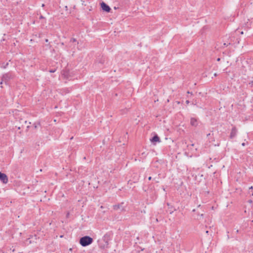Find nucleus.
<instances>
[{
    "label": "nucleus",
    "mask_w": 253,
    "mask_h": 253,
    "mask_svg": "<svg viewBox=\"0 0 253 253\" xmlns=\"http://www.w3.org/2000/svg\"><path fill=\"white\" fill-rule=\"evenodd\" d=\"M124 203H121L120 204L113 205V208L114 210L118 211L119 210L121 211H125V207L123 206Z\"/></svg>",
    "instance_id": "obj_3"
},
{
    "label": "nucleus",
    "mask_w": 253,
    "mask_h": 253,
    "mask_svg": "<svg viewBox=\"0 0 253 253\" xmlns=\"http://www.w3.org/2000/svg\"><path fill=\"white\" fill-rule=\"evenodd\" d=\"M44 4H42V7H44Z\"/></svg>",
    "instance_id": "obj_27"
},
{
    "label": "nucleus",
    "mask_w": 253,
    "mask_h": 253,
    "mask_svg": "<svg viewBox=\"0 0 253 253\" xmlns=\"http://www.w3.org/2000/svg\"><path fill=\"white\" fill-rule=\"evenodd\" d=\"M81 1H83V0H81Z\"/></svg>",
    "instance_id": "obj_36"
},
{
    "label": "nucleus",
    "mask_w": 253,
    "mask_h": 253,
    "mask_svg": "<svg viewBox=\"0 0 253 253\" xmlns=\"http://www.w3.org/2000/svg\"><path fill=\"white\" fill-rule=\"evenodd\" d=\"M248 85L250 87H252L253 86V81H252L248 83Z\"/></svg>",
    "instance_id": "obj_15"
},
{
    "label": "nucleus",
    "mask_w": 253,
    "mask_h": 253,
    "mask_svg": "<svg viewBox=\"0 0 253 253\" xmlns=\"http://www.w3.org/2000/svg\"><path fill=\"white\" fill-rule=\"evenodd\" d=\"M12 78L11 75L9 73H7L4 74L2 78V81L0 82V84H2V82H4L6 84L9 80Z\"/></svg>",
    "instance_id": "obj_5"
},
{
    "label": "nucleus",
    "mask_w": 253,
    "mask_h": 253,
    "mask_svg": "<svg viewBox=\"0 0 253 253\" xmlns=\"http://www.w3.org/2000/svg\"><path fill=\"white\" fill-rule=\"evenodd\" d=\"M0 180L4 184H6L8 182V177L4 173L0 172Z\"/></svg>",
    "instance_id": "obj_7"
},
{
    "label": "nucleus",
    "mask_w": 253,
    "mask_h": 253,
    "mask_svg": "<svg viewBox=\"0 0 253 253\" xmlns=\"http://www.w3.org/2000/svg\"><path fill=\"white\" fill-rule=\"evenodd\" d=\"M8 63H6V64H5L4 63H3L2 64H1V67L2 68H6V67L8 66Z\"/></svg>",
    "instance_id": "obj_14"
},
{
    "label": "nucleus",
    "mask_w": 253,
    "mask_h": 253,
    "mask_svg": "<svg viewBox=\"0 0 253 253\" xmlns=\"http://www.w3.org/2000/svg\"><path fill=\"white\" fill-rule=\"evenodd\" d=\"M152 177H151V176H149V177H148V180H152Z\"/></svg>",
    "instance_id": "obj_22"
},
{
    "label": "nucleus",
    "mask_w": 253,
    "mask_h": 253,
    "mask_svg": "<svg viewBox=\"0 0 253 253\" xmlns=\"http://www.w3.org/2000/svg\"><path fill=\"white\" fill-rule=\"evenodd\" d=\"M100 4H101V7L104 11H105L107 12H110L111 9L110 7V6L108 5H107L106 3L102 1Z\"/></svg>",
    "instance_id": "obj_6"
},
{
    "label": "nucleus",
    "mask_w": 253,
    "mask_h": 253,
    "mask_svg": "<svg viewBox=\"0 0 253 253\" xmlns=\"http://www.w3.org/2000/svg\"><path fill=\"white\" fill-rule=\"evenodd\" d=\"M81 1H83V0H81Z\"/></svg>",
    "instance_id": "obj_37"
},
{
    "label": "nucleus",
    "mask_w": 253,
    "mask_h": 253,
    "mask_svg": "<svg viewBox=\"0 0 253 253\" xmlns=\"http://www.w3.org/2000/svg\"><path fill=\"white\" fill-rule=\"evenodd\" d=\"M66 90V92H69V90H68V89H65Z\"/></svg>",
    "instance_id": "obj_24"
},
{
    "label": "nucleus",
    "mask_w": 253,
    "mask_h": 253,
    "mask_svg": "<svg viewBox=\"0 0 253 253\" xmlns=\"http://www.w3.org/2000/svg\"><path fill=\"white\" fill-rule=\"evenodd\" d=\"M104 62V60L99 61V63H101V64H103Z\"/></svg>",
    "instance_id": "obj_20"
},
{
    "label": "nucleus",
    "mask_w": 253,
    "mask_h": 253,
    "mask_svg": "<svg viewBox=\"0 0 253 253\" xmlns=\"http://www.w3.org/2000/svg\"><path fill=\"white\" fill-rule=\"evenodd\" d=\"M217 61H219L220 60V58H218L217 59Z\"/></svg>",
    "instance_id": "obj_30"
},
{
    "label": "nucleus",
    "mask_w": 253,
    "mask_h": 253,
    "mask_svg": "<svg viewBox=\"0 0 253 253\" xmlns=\"http://www.w3.org/2000/svg\"><path fill=\"white\" fill-rule=\"evenodd\" d=\"M93 241V240L91 237L88 236H85L80 239L79 242L82 246L86 247L91 244Z\"/></svg>",
    "instance_id": "obj_1"
},
{
    "label": "nucleus",
    "mask_w": 253,
    "mask_h": 253,
    "mask_svg": "<svg viewBox=\"0 0 253 253\" xmlns=\"http://www.w3.org/2000/svg\"><path fill=\"white\" fill-rule=\"evenodd\" d=\"M77 42V40L75 39V38H71V40H70V42Z\"/></svg>",
    "instance_id": "obj_16"
},
{
    "label": "nucleus",
    "mask_w": 253,
    "mask_h": 253,
    "mask_svg": "<svg viewBox=\"0 0 253 253\" xmlns=\"http://www.w3.org/2000/svg\"><path fill=\"white\" fill-rule=\"evenodd\" d=\"M247 144H248V142H247L246 143L243 142V143H242V145L243 146H245V145H246Z\"/></svg>",
    "instance_id": "obj_18"
},
{
    "label": "nucleus",
    "mask_w": 253,
    "mask_h": 253,
    "mask_svg": "<svg viewBox=\"0 0 253 253\" xmlns=\"http://www.w3.org/2000/svg\"><path fill=\"white\" fill-rule=\"evenodd\" d=\"M238 232H239V231L237 230L236 231V232H237V233H238Z\"/></svg>",
    "instance_id": "obj_34"
},
{
    "label": "nucleus",
    "mask_w": 253,
    "mask_h": 253,
    "mask_svg": "<svg viewBox=\"0 0 253 253\" xmlns=\"http://www.w3.org/2000/svg\"><path fill=\"white\" fill-rule=\"evenodd\" d=\"M200 216H203V213L201 214H200Z\"/></svg>",
    "instance_id": "obj_28"
},
{
    "label": "nucleus",
    "mask_w": 253,
    "mask_h": 253,
    "mask_svg": "<svg viewBox=\"0 0 253 253\" xmlns=\"http://www.w3.org/2000/svg\"><path fill=\"white\" fill-rule=\"evenodd\" d=\"M69 213L68 212L67 214V217H68L69 216Z\"/></svg>",
    "instance_id": "obj_25"
},
{
    "label": "nucleus",
    "mask_w": 253,
    "mask_h": 253,
    "mask_svg": "<svg viewBox=\"0 0 253 253\" xmlns=\"http://www.w3.org/2000/svg\"><path fill=\"white\" fill-rule=\"evenodd\" d=\"M252 188H253V186H251V187L250 188V189H252Z\"/></svg>",
    "instance_id": "obj_31"
},
{
    "label": "nucleus",
    "mask_w": 253,
    "mask_h": 253,
    "mask_svg": "<svg viewBox=\"0 0 253 253\" xmlns=\"http://www.w3.org/2000/svg\"><path fill=\"white\" fill-rule=\"evenodd\" d=\"M175 211V209H173L172 207L169 208V213L171 214L173 212Z\"/></svg>",
    "instance_id": "obj_13"
},
{
    "label": "nucleus",
    "mask_w": 253,
    "mask_h": 253,
    "mask_svg": "<svg viewBox=\"0 0 253 253\" xmlns=\"http://www.w3.org/2000/svg\"><path fill=\"white\" fill-rule=\"evenodd\" d=\"M81 1H83V0H81Z\"/></svg>",
    "instance_id": "obj_35"
},
{
    "label": "nucleus",
    "mask_w": 253,
    "mask_h": 253,
    "mask_svg": "<svg viewBox=\"0 0 253 253\" xmlns=\"http://www.w3.org/2000/svg\"><path fill=\"white\" fill-rule=\"evenodd\" d=\"M192 211H193V212H195V209H193V210H192Z\"/></svg>",
    "instance_id": "obj_26"
},
{
    "label": "nucleus",
    "mask_w": 253,
    "mask_h": 253,
    "mask_svg": "<svg viewBox=\"0 0 253 253\" xmlns=\"http://www.w3.org/2000/svg\"><path fill=\"white\" fill-rule=\"evenodd\" d=\"M206 232L207 234H208L209 233V231H206Z\"/></svg>",
    "instance_id": "obj_29"
},
{
    "label": "nucleus",
    "mask_w": 253,
    "mask_h": 253,
    "mask_svg": "<svg viewBox=\"0 0 253 253\" xmlns=\"http://www.w3.org/2000/svg\"><path fill=\"white\" fill-rule=\"evenodd\" d=\"M41 125L40 124V122H35L34 124V127L35 128H37L38 126H40Z\"/></svg>",
    "instance_id": "obj_12"
},
{
    "label": "nucleus",
    "mask_w": 253,
    "mask_h": 253,
    "mask_svg": "<svg viewBox=\"0 0 253 253\" xmlns=\"http://www.w3.org/2000/svg\"><path fill=\"white\" fill-rule=\"evenodd\" d=\"M150 141L153 144L155 145L157 143L160 142L161 140L158 135L156 134L150 139Z\"/></svg>",
    "instance_id": "obj_8"
},
{
    "label": "nucleus",
    "mask_w": 253,
    "mask_h": 253,
    "mask_svg": "<svg viewBox=\"0 0 253 253\" xmlns=\"http://www.w3.org/2000/svg\"><path fill=\"white\" fill-rule=\"evenodd\" d=\"M56 71V69H51L49 71L50 73H54Z\"/></svg>",
    "instance_id": "obj_17"
},
{
    "label": "nucleus",
    "mask_w": 253,
    "mask_h": 253,
    "mask_svg": "<svg viewBox=\"0 0 253 253\" xmlns=\"http://www.w3.org/2000/svg\"><path fill=\"white\" fill-rule=\"evenodd\" d=\"M45 42H48V39H45Z\"/></svg>",
    "instance_id": "obj_23"
},
{
    "label": "nucleus",
    "mask_w": 253,
    "mask_h": 253,
    "mask_svg": "<svg viewBox=\"0 0 253 253\" xmlns=\"http://www.w3.org/2000/svg\"><path fill=\"white\" fill-rule=\"evenodd\" d=\"M241 34H243V32H241Z\"/></svg>",
    "instance_id": "obj_32"
},
{
    "label": "nucleus",
    "mask_w": 253,
    "mask_h": 253,
    "mask_svg": "<svg viewBox=\"0 0 253 253\" xmlns=\"http://www.w3.org/2000/svg\"><path fill=\"white\" fill-rule=\"evenodd\" d=\"M238 133V129L235 126L232 127L231 132L229 135L230 139H233L235 138Z\"/></svg>",
    "instance_id": "obj_4"
},
{
    "label": "nucleus",
    "mask_w": 253,
    "mask_h": 253,
    "mask_svg": "<svg viewBox=\"0 0 253 253\" xmlns=\"http://www.w3.org/2000/svg\"><path fill=\"white\" fill-rule=\"evenodd\" d=\"M14 249L11 250V249L6 250H0V253H13Z\"/></svg>",
    "instance_id": "obj_10"
},
{
    "label": "nucleus",
    "mask_w": 253,
    "mask_h": 253,
    "mask_svg": "<svg viewBox=\"0 0 253 253\" xmlns=\"http://www.w3.org/2000/svg\"><path fill=\"white\" fill-rule=\"evenodd\" d=\"M189 102H189V101L188 100H186V103L187 104H188L189 103Z\"/></svg>",
    "instance_id": "obj_21"
},
{
    "label": "nucleus",
    "mask_w": 253,
    "mask_h": 253,
    "mask_svg": "<svg viewBox=\"0 0 253 253\" xmlns=\"http://www.w3.org/2000/svg\"><path fill=\"white\" fill-rule=\"evenodd\" d=\"M187 93H188V94H190V92H189V91H187Z\"/></svg>",
    "instance_id": "obj_33"
},
{
    "label": "nucleus",
    "mask_w": 253,
    "mask_h": 253,
    "mask_svg": "<svg viewBox=\"0 0 253 253\" xmlns=\"http://www.w3.org/2000/svg\"><path fill=\"white\" fill-rule=\"evenodd\" d=\"M112 234L110 232L106 233L103 237L101 240L103 242L105 243V246H108L109 244V241L111 239Z\"/></svg>",
    "instance_id": "obj_2"
},
{
    "label": "nucleus",
    "mask_w": 253,
    "mask_h": 253,
    "mask_svg": "<svg viewBox=\"0 0 253 253\" xmlns=\"http://www.w3.org/2000/svg\"><path fill=\"white\" fill-rule=\"evenodd\" d=\"M190 125L194 127H196L198 125L197 119L195 118H191L190 119Z\"/></svg>",
    "instance_id": "obj_9"
},
{
    "label": "nucleus",
    "mask_w": 253,
    "mask_h": 253,
    "mask_svg": "<svg viewBox=\"0 0 253 253\" xmlns=\"http://www.w3.org/2000/svg\"><path fill=\"white\" fill-rule=\"evenodd\" d=\"M98 244L99 246L101 249H105L106 248H107L108 246H105V243L103 242L102 240H99L98 241Z\"/></svg>",
    "instance_id": "obj_11"
},
{
    "label": "nucleus",
    "mask_w": 253,
    "mask_h": 253,
    "mask_svg": "<svg viewBox=\"0 0 253 253\" xmlns=\"http://www.w3.org/2000/svg\"><path fill=\"white\" fill-rule=\"evenodd\" d=\"M40 18V19H45V17H43V16L42 15L40 16V18Z\"/></svg>",
    "instance_id": "obj_19"
}]
</instances>
